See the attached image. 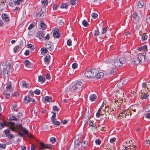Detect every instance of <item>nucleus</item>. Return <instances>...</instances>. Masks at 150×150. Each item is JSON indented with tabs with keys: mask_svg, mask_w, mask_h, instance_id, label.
<instances>
[{
	"mask_svg": "<svg viewBox=\"0 0 150 150\" xmlns=\"http://www.w3.org/2000/svg\"><path fill=\"white\" fill-rule=\"evenodd\" d=\"M83 83L82 82L78 81L72 86L69 87V90L72 93H74V95L76 96L82 90Z\"/></svg>",
	"mask_w": 150,
	"mask_h": 150,
	"instance_id": "nucleus-1",
	"label": "nucleus"
},
{
	"mask_svg": "<svg viewBox=\"0 0 150 150\" xmlns=\"http://www.w3.org/2000/svg\"><path fill=\"white\" fill-rule=\"evenodd\" d=\"M126 60L125 58L121 57L119 59L115 60L114 62L115 66L116 67H118L122 66L123 64L125 63Z\"/></svg>",
	"mask_w": 150,
	"mask_h": 150,
	"instance_id": "nucleus-2",
	"label": "nucleus"
},
{
	"mask_svg": "<svg viewBox=\"0 0 150 150\" xmlns=\"http://www.w3.org/2000/svg\"><path fill=\"white\" fill-rule=\"evenodd\" d=\"M16 128L19 129H20L22 130L24 134L27 135L30 138L32 137L31 134L29 133L28 131L25 127H23L21 125L19 124L17 125Z\"/></svg>",
	"mask_w": 150,
	"mask_h": 150,
	"instance_id": "nucleus-3",
	"label": "nucleus"
},
{
	"mask_svg": "<svg viewBox=\"0 0 150 150\" xmlns=\"http://www.w3.org/2000/svg\"><path fill=\"white\" fill-rule=\"evenodd\" d=\"M104 107V105L103 104L98 110L96 114V116L97 117H99L100 115L102 116L104 114H105V109L107 108V107L105 106V109L103 108Z\"/></svg>",
	"mask_w": 150,
	"mask_h": 150,
	"instance_id": "nucleus-4",
	"label": "nucleus"
},
{
	"mask_svg": "<svg viewBox=\"0 0 150 150\" xmlns=\"http://www.w3.org/2000/svg\"><path fill=\"white\" fill-rule=\"evenodd\" d=\"M39 144L41 150H44L46 149H50L52 148V146L50 144H45L42 142H40Z\"/></svg>",
	"mask_w": 150,
	"mask_h": 150,
	"instance_id": "nucleus-5",
	"label": "nucleus"
},
{
	"mask_svg": "<svg viewBox=\"0 0 150 150\" xmlns=\"http://www.w3.org/2000/svg\"><path fill=\"white\" fill-rule=\"evenodd\" d=\"M133 21L134 23H138L139 20V17L136 12H134L133 14Z\"/></svg>",
	"mask_w": 150,
	"mask_h": 150,
	"instance_id": "nucleus-6",
	"label": "nucleus"
},
{
	"mask_svg": "<svg viewBox=\"0 0 150 150\" xmlns=\"http://www.w3.org/2000/svg\"><path fill=\"white\" fill-rule=\"evenodd\" d=\"M137 57L140 63L142 64L144 62L145 60V55L141 53L137 55Z\"/></svg>",
	"mask_w": 150,
	"mask_h": 150,
	"instance_id": "nucleus-7",
	"label": "nucleus"
},
{
	"mask_svg": "<svg viewBox=\"0 0 150 150\" xmlns=\"http://www.w3.org/2000/svg\"><path fill=\"white\" fill-rule=\"evenodd\" d=\"M59 30L58 29L54 30L52 31L53 35V36L56 38H60L61 34L58 33Z\"/></svg>",
	"mask_w": 150,
	"mask_h": 150,
	"instance_id": "nucleus-8",
	"label": "nucleus"
},
{
	"mask_svg": "<svg viewBox=\"0 0 150 150\" xmlns=\"http://www.w3.org/2000/svg\"><path fill=\"white\" fill-rule=\"evenodd\" d=\"M8 66L7 64L5 63H3L2 66V67H3V75H5L6 73L8 74V71L6 70V69L8 68Z\"/></svg>",
	"mask_w": 150,
	"mask_h": 150,
	"instance_id": "nucleus-9",
	"label": "nucleus"
},
{
	"mask_svg": "<svg viewBox=\"0 0 150 150\" xmlns=\"http://www.w3.org/2000/svg\"><path fill=\"white\" fill-rule=\"evenodd\" d=\"M91 78H93L96 77V74L98 73V70L96 69H91Z\"/></svg>",
	"mask_w": 150,
	"mask_h": 150,
	"instance_id": "nucleus-10",
	"label": "nucleus"
},
{
	"mask_svg": "<svg viewBox=\"0 0 150 150\" xmlns=\"http://www.w3.org/2000/svg\"><path fill=\"white\" fill-rule=\"evenodd\" d=\"M1 17L2 19L5 21L8 22L9 20V17L6 14L3 13L1 15Z\"/></svg>",
	"mask_w": 150,
	"mask_h": 150,
	"instance_id": "nucleus-11",
	"label": "nucleus"
},
{
	"mask_svg": "<svg viewBox=\"0 0 150 150\" xmlns=\"http://www.w3.org/2000/svg\"><path fill=\"white\" fill-rule=\"evenodd\" d=\"M32 100V98L29 97L28 96H25V98L24 100V102L25 103L27 104L30 102H31Z\"/></svg>",
	"mask_w": 150,
	"mask_h": 150,
	"instance_id": "nucleus-12",
	"label": "nucleus"
},
{
	"mask_svg": "<svg viewBox=\"0 0 150 150\" xmlns=\"http://www.w3.org/2000/svg\"><path fill=\"white\" fill-rule=\"evenodd\" d=\"M138 50L140 51L143 50L144 52H146L147 50V46L144 45L142 46L139 47L138 48Z\"/></svg>",
	"mask_w": 150,
	"mask_h": 150,
	"instance_id": "nucleus-13",
	"label": "nucleus"
},
{
	"mask_svg": "<svg viewBox=\"0 0 150 150\" xmlns=\"http://www.w3.org/2000/svg\"><path fill=\"white\" fill-rule=\"evenodd\" d=\"M37 36L40 39L42 38L44 35V33L41 31H38L37 34Z\"/></svg>",
	"mask_w": 150,
	"mask_h": 150,
	"instance_id": "nucleus-14",
	"label": "nucleus"
},
{
	"mask_svg": "<svg viewBox=\"0 0 150 150\" xmlns=\"http://www.w3.org/2000/svg\"><path fill=\"white\" fill-rule=\"evenodd\" d=\"M85 76L88 78H91V69L88 70L85 73Z\"/></svg>",
	"mask_w": 150,
	"mask_h": 150,
	"instance_id": "nucleus-15",
	"label": "nucleus"
},
{
	"mask_svg": "<svg viewBox=\"0 0 150 150\" xmlns=\"http://www.w3.org/2000/svg\"><path fill=\"white\" fill-rule=\"evenodd\" d=\"M124 116L125 118H126L127 116H129V115L131 116L132 114V113H131L128 110H124Z\"/></svg>",
	"mask_w": 150,
	"mask_h": 150,
	"instance_id": "nucleus-16",
	"label": "nucleus"
},
{
	"mask_svg": "<svg viewBox=\"0 0 150 150\" xmlns=\"http://www.w3.org/2000/svg\"><path fill=\"white\" fill-rule=\"evenodd\" d=\"M46 47L47 49H48L49 51L51 52H52L54 50V49L53 46L51 45L47 44L46 45Z\"/></svg>",
	"mask_w": 150,
	"mask_h": 150,
	"instance_id": "nucleus-17",
	"label": "nucleus"
},
{
	"mask_svg": "<svg viewBox=\"0 0 150 150\" xmlns=\"http://www.w3.org/2000/svg\"><path fill=\"white\" fill-rule=\"evenodd\" d=\"M149 94L148 93H142L141 98L142 99H146L149 96Z\"/></svg>",
	"mask_w": 150,
	"mask_h": 150,
	"instance_id": "nucleus-18",
	"label": "nucleus"
},
{
	"mask_svg": "<svg viewBox=\"0 0 150 150\" xmlns=\"http://www.w3.org/2000/svg\"><path fill=\"white\" fill-rule=\"evenodd\" d=\"M116 71V69H112L110 72L109 73V76L110 77H112L115 74Z\"/></svg>",
	"mask_w": 150,
	"mask_h": 150,
	"instance_id": "nucleus-19",
	"label": "nucleus"
},
{
	"mask_svg": "<svg viewBox=\"0 0 150 150\" xmlns=\"http://www.w3.org/2000/svg\"><path fill=\"white\" fill-rule=\"evenodd\" d=\"M97 98V96L96 95L94 94H92L90 96L89 99L91 101H95Z\"/></svg>",
	"mask_w": 150,
	"mask_h": 150,
	"instance_id": "nucleus-20",
	"label": "nucleus"
},
{
	"mask_svg": "<svg viewBox=\"0 0 150 150\" xmlns=\"http://www.w3.org/2000/svg\"><path fill=\"white\" fill-rule=\"evenodd\" d=\"M132 62H133L135 64H137L140 63V62L138 59V58L137 57H135L134 59L132 61Z\"/></svg>",
	"mask_w": 150,
	"mask_h": 150,
	"instance_id": "nucleus-21",
	"label": "nucleus"
},
{
	"mask_svg": "<svg viewBox=\"0 0 150 150\" xmlns=\"http://www.w3.org/2000/svg\"><path fill=\"white\" fill-rule=\"evenodd\" d=\"M20 84L22 87L23 88H28V85L25 81H22Z\"/></svg>",
	"mask_w": 150,
	"mask_h": 150,
	"instance_id": "nucleus-22",
	"label": "nucleus"
},
{
	"mask_svg": "<svg viewBox=\"0 0 150 150\" xmlns=\"http://www.w3.org/2000/svg\"><path fill=\"white\" fill-rule=\"evenodd\" d=\"M44 16V14L41 11H39L38 13H36L37 17L40 19L42 18Z\"/></svg>",
	"mask_w": 150,
	"mask_h": 150,
	"instance_id": "nucleus-23",
	"label": "nucleus"
},
{
	"mask_svg": "<svg viewBox=\"0 0 150 150\" xmlns=\"http://www.w3.org/2000/svg\"><path fill=\"white\" fill-rule=\"evenodd\" d=\"M96 77L98 79H100L102 77L104 76L103 73L102 72H99L98 71V73L96 74Z\"/></svg>",
	"mask_w": 150,
	"mask_h": 150,
	"instance_id": "nucleus-24",
	"label": "nucleus"
},
{
	"mask_svg": "<svg viewBox=\"0 0 150 150\" xmlns=\"http://www.w3.org/2000/svg\"><path fill=\"white\" fill-rule=\"evenodd\" d=\"M21 49V47H20L18 46H16L14 48V51L15 53H18V52Z\"/></svg>",
	"mask_w": 150,
	"mask_h": 150,
	"instance_id": "nucleus-25",
	"label": "nucleus"
},
{
	"mask_svg": "<svg viewBox=\"0 0 150 150\" xmlns=\"http://www.w3.org/2000/svg\"><path fill=\"white\" fill-rule=\"evenodd\" d=\"M25 66L27 67H30L31 66V63L28 60H26L24 62Z\"/></svg>",
	"mask_w": 150,
	"mask_h": 150,
	"instance_id": "nucleus-26",
	"label": "nucleus"
},
{
	"mask_svg": "<svg viewBox=\"0 0 150 150\" xmlns=\"http://www.w3.org/2000/svg\"><path fill=\"white\" fill-rule=\"evenodd\" d=\"M81 137L79 136L78 135H77L75 137V144H76V142L77 141L79 142V143H80L81 141Z\"/></svg>",
	"mask_w": 150,
	"mask_h": 150,
	"instance_id": "nucleus-27",
	"label": "nucleus"
},
{
	"mask_svg": "<svg viewBox=\"0 0 150 150\" xmlns=\"http://www.w3.org/2000/svg\"><path fill=\"white\" fill-rule=\"evenodd\" d=\"M52 98L48 96H46L45 97V101L47 102H50L52 101Z\"/></svg>",
	"mask_w": 150,
	"mask_h": 150,
	"instance_id": "nucleus-28",
	"label": "nucleus"
},
{
	"mask_svg": "<svg viewBox=\"0 0 150 150\" xmlns=\"http://www.w3.org/2000/svg\"><path fill=\"white\" fill-rule=\"evenodd\" d=\"M45 78L41 76H39L38 77V81L43 83L45 81Z\"/></svg>",
	"mask_w": 150,
	"mask_h": 150,
	"instance_id": "nucleus-29",
	"label": "nucleus"
},
{
	"mask_svg": "<svg viewBox=\"0 0 150 150\" xmlns=\"http://www.w3.org/2000/svg\"><path fill=\"white\" fill-rule=\"evenodd\" d=\"M55 120L56 119L51 120L52 123L55 125L57 126L59 125L60 124V122L58 121H56Z\"/></svg>",
	"mask_w": 150,
	"mask_h": 150,
	"instance_id": "nucleus-30",
	"label": "nucleus"
},
{
	"mask_svg": "<svg viewBox=\"0 0 150 150\" xmlns=\"http://www.w3.org/2000/svg\"><path fill=\"white\" fill-rule=\"evenodd\" d=\"M40 26L41 28L43 29H45L46 26V24L44 23V22L42 21L40 22Z\"/></svg>",
	"mask_w": 150,
	"mask_h": 150,
	"instance_id": "nucleus-31",
	"label": "nucleus"
},
{
	"mask_svg": "<svg viewBox=\"0 0 150 150\" xmlns=\"http://www.w3.org/2000/svg\"><path fill=\"white\" fill-rule=\"evenodd\" d=\"M144 5V2L142 1H140L139 2L138 6L139 8H143Z\"/></svg>",
	"mask_w": 150,
	"mask_h": 150,
	"instance_id": "nucleus-32",
	"label": "nucleus"
},
{
	"mask_svg": "<svg viewBox=\"0 0 150 150\" xmlns=\"http://www.w3.org/2000/svg\"><path fill=\"white\" fill-rule=\"evenodd\" d=\"M108 28H109L108 27H104L102 29V30L101 31V33L102 34H103L106 33Z\"/></svg>",
	"mask_w": 150,
	"mask_h": 150,
	"instance_id": "nucleus-33",
	"label": "nucleus"
},
{
	"mask_svg": "<svg viewBox=\"0 0 150 150\" xmlns=\"http://www.w3.org/2000/svg\"><path fill=\"white\" fill-rule=\"evenodd\" d=\"M50 59V57L49 55L48 54L45 57H44V61L46 62H48L49 60Z\"/></svg>",
	"mask_w": 150,
	"mask_h": 150,
	"instance_id": "nucleus-34",
	"label": "nucleus"
},
{
	"mask_svg": "<svg viewBox=\"0 0 150 150\" xmlns=\"http://www.w3.org/2000/svg\"><path fill=\"white\" fill-rule=\"evenodd\" d=\"M68 6L69 5L67 4L64 3L62 4L60 7L62 8H67Z\"/></svg>",
	"mask_w": 150,
	"mask_h": 150,
	"instance_id": "nucleus-35",
	"label": "nucleus"
},
{
	"mask_svg": "<svg viewBox=\"0 0 150 150\" xmlns=\"http://www.w3.org/2000/svg\"><path fill=\"white\" fill-rule=\"evenodd\" d=\"M47 0H42L41 3L44 6H47Z\"/></svg>",
	"mask_w": 150,
	"mask_h": 150,
	"instance_id": "nucleus-36",
	"label": "nucleus"
},
{
	"mask_svg": "<svg viewBox=\"0 0 150 150\" xmlns=\"http://www.w3.org/2000/svg\"><path fill=\"white\" fill-rule=\"evenodd\" d=\"M24 0H16V1L15 2V4L19 5L21 4Z\"/></svg>",
	"mask_w": 150,
	"mask_h": 150,
	"instance_id": "nucleus-37",
	"label": "nucleus"
},
{
	"mask_svg": "<svg viewBox=\"0 0 150 150\" xmlns=\"http://www.w3.org/2000/svg\"><path fill=\"white\" fill-rule=\"evenodd\" d=\"M18 109V107L16 104H13V107L12 108L13 111H16Z\"/></svg>",
	"mask_w": 150,
	"mask_h": 150,
	"instance_id": "nucleus-38",
	"label": "nucleus"
},
{
	"mask_svg": "<svg viewBox=\"0 0 150 150\" xmlns=\"http://www.w3.org/2000/svg\"><path fill=\"white\" fill-rule=\"evenodd\" d=\"M83 25L84 26H87L88 25L87 22L85 20H83L82 22Z\"/></svg>",
	"mask_w": 150,
	"mask_h": 150,
	"instance_id": "nucleus-39",
	"label": "nucleus"
},
{
	"mask_svg": "<svg viewBox=\"0 0 150 150\" xmlns=\"http://www.w3.org/2000/svg\"><path fill=\"white\" fill-rule=\"evenodd\" d=\"M27 47L29 48H30L32 50H33V49H35L34 46L31 44H28L27 45Z\"/></svg>",
	"mask_w": 150,
	"mask_h": 150,
	"instance_id": "nucleus-40",
	"label": "nucleus"
},
{
	"mask_svg": "<svg viewBox=\"0 0 150 150\" xmlns=\"http://www.w3.org/2000/svg\"><path fill=\"white\" fill-rule=\"evenodd\" d=\"M88 142L87 141H84L83 142V143H82L81 145L84 148L86 146V145L87 144Z\"/></svg>",
	"mask_w": 150,
	"mask_h": 150,
	"instance_id": "nucleus-41",
	"label": "nucleus"
},
{
	"mask_svg": "<svg viewBox=\"0 0 150 150\" xmlns=\"http://www.w3.org/2000/svg\"><path fill=\"white\" fill-rule=\"evenodd\" d=\"M145 110L146 112H147L150 111V104H148L146 106L145 108Z\"/></svg>",
	"mask_w": 150,
	"mask_h": 150,
	"instance_id": "nucleus-42",
	"label": "nucleus"
},
{
	"mask_svg": "<svg viewBox=\"0 0 150 150\" xmlns=\"http://www.w3.org/2000/svg\"><path fill=\"white\" fill-rule=\"evenodd\" d=\"M99 34V32L98 31V28H97V29L95 30V33L94 35L95 36H97Z\"/></svg>",
	"mask_w": 150,
	"mask_h": 150,
	"instance_id": "nucleus-43",
	"label": "nucleus"
},
{
	"mask_svg": "<svg viewBox=\"0 0 150 150\" xmlns=\"http://www.w3.org/2000/svg\"><path fill=\"white\" fill-rule=\"evenodd\" d=\"M5 135L8 137V136L10 134V132L8 129H6L4 131Z\"/></svg>",
	"mask_w": 150,
	"mask_h": 150,
	"instance_id": "nucleus-44",
	"label": "nucleus"
},
{
	"mask_svg": "<svg viewBox=\"0 0 150 150\" xmlns=\"http://www.w3.org/2000/svg\"><path fill=\"white\" fill-rule=\"evenodd\" d=\"M91 16L94 19H95L97 17L98 14L96 13H93L91 14Z\"/></svg>",
	"mask_w": 150,
	"mask_h": 150,
	"instance_id": "nucleus-45",
	"label": "nucleus"
},
{
	"mask_svg": "<svg viewBox=\"0 0 150 150\" xmlns=\"http://www.w3.org/2000/svg\"><path fill=\"white\" fill-rule=\"evenodd\" d=\"M10 119L11 120H14V121H18V119L17 118L14 116H12L11 117H10Z\"/></svg>",
	"mask_w": 150,
	"mask_h": 150,
	"instance_id": "nucleus-46",
	"label": "nucleus"
},
{
	"mask_svg": "<svg viewBox=\"0 0 150 150\" xmlns=\"http://www.w3.org/2000/svg\"><path fill=\"white\" fill-rule=\"evenodd\" d=\"M50 141L52 143H54L56 141V139L55 138L52 137L50 138Z\"/></svg>",
	"mask_w": 150,
	"mask_h": 150,
	"instance_id": "nucleus-47",
	"label": "nucleus"
},
{
	"mask_svg": "<svg viewBox=\"0 0 150 150\" xmlns=\"http://www.w3.org/2000/svg\"><path fill=\"white\" fill-rule=\"evenodd\" d=\"M89 125L90 126H91V127H94L96 128H97L96 126H94L93 124V123L91 121H90L89 122Z\"/></svg>",
	"mask_w": 150,
	"mask_h": 150,
	"instance_id": "nucleus-48",
	"label": "nucleus"
},
{
	"mask_svg": "<svg viewBox=\"0 0 150 150\" xmlns=\"http://www.w3.org/2000/svg\"><path fill=\"white\" fill-rule=\"evenodd\" d=\"M6 146L5 144H1L0 143V148H2L4 149H5Z\"/></svg>",
	"mask_w": 150,
	"mask_h": 150,
	"instance_id": "nucleus-49",
	"label": "nucleus"
},
{
	"mask_svg": "<svg viewBox=\"0 0 150 150\" xmlns=\"http://www.w3.org/2000/svg\"><path fill=\"white\" fill-rule=\"evenodd\" d=\"M129 146H123V149L122 150H132V148H129Z\"/></svg>",
	"mask_w": 150,
	"mask_h": 150,
	"instance_id": "nucleus-50",
	"label": "nucleus"
},
{
	"mask_svg": "<svg viewBox=\"0 0 150 150\" xmlns=\"http://www.w3.org/2000/svg\"><path fill=\"white\" fill-rule=\"evenodd\" d=\"M6 125V123L5 122H4V123H0V126L2 127H0V129H2V128L4 127Z\"/></svg>",
	"mask_w": 150,
	"mask_h": 150,
	"instance_id": "nucleus-51",
	"label": "nucleus"
},
{
	"mask_svg": "<svg viewBox=\"0 0 150 150\" xmlns=\"http://www.w3.org/2000/svg\"><path fill=\"white\" fill-rule=\"evenodd\" d=\"M4 94L5 95V98H9L10 96V93H4Z\"/></svg>",
	"mask_w": 150,
	"mask_h": 150,
	"instance_id": "nucleus-52",
	"label": "nucleus"
},
{
	"mask_svg": "<svg viewBox=\"0 0 150 150\" xmlns=\"http://www.w3.org/2000/svg\"><path fill=\"white\" fill-rule=\"evenodd\" d=\"M40 11L42 13H45L46 11V8L44 6L41 8Z\"/></svg>",
	"mask_w": 150,
	"mask_h": 150,
	"instance_id": "nucleus-53",
	"label": "nucleus"
},
{
	"mask_svg": "<svg viewBox=\"0 0 150 150\" xmlns=\"http://www.w3.org/2000/svg\"><path fill=\"white\" fill-rule=\"evenodd\" d=\"M41 50L45 53H47L48 51V50L47 49V48H45V47L42 48L41 49Z\"/></svg>",
	"mask_w": 150,
	"mask_h": 150,
	"instance_id": "nucleus-54",
	"label": "nucleus"
},
{
	"mask_svg": "<svg viewBox=\"0 0 150 150\" xmlns=\"http://www.w3.org/2000/svg\"><path fill=\"white\" fill-rule=\"evenodd\" d=\"M95 142L96 144L98 145H100L101 144L100 140L99 139H96Z\"/></svg>",
	"mask_w": 150,
	"mask_h": 150,
	"instance_id": "nucleus-55",
	"label": "nucleus"
},
{
	"mask_svg": "<svg viewBox=\"0 0 150 150\" xmlns=\"http://www.w3.org/2000/svg\"><path fill=\"white\" fill-rule=\"evenodd\" d=\"M71 40L70 39H69L67 40V44L68 45L70 46L71 45Z\"/></svg>",
	"mask_w": 150,
	"mask_h": 150,
	"instance_id": "nucleus-56",
	"label": "nucleus"
},
{
	"mask_svg": "<svg viewBox=\"0 0 150 150\" xmlns=\"http://www.w3.org/2000/svg\"><path fill=\"white\" fill-rule=\"evenodd\" d=\"M34 93L37 95H39L40 94V91L38 89H36L34 92Z\"/></svg>",
	"mask_w": 150,
	"mask_h": 150,
	"instance_id": "nucleus-57",
	"label": "nucleus"
},
{
	"mask_svg": "<svg viewBox=\"0 0 150 150\" xmlns=\"http://www.w3.org/2000/svg\"><path fill=\"white\" fill-rule=\"evenodd\" d=\"M52 112L53 113L54 115H52V117H51V120H54V119H55V118L56 117V113L55 112Z\"/></svg>",
	"mask_w": 150,
	"mask_h": 150,
	"instance_id": "nucleus-58",
	"label": "nucleus"
},
{
	"mask_svg": "<svg viewBox=\"0 0 150 150\" xmlns=\"http://www.w3.org/2000/svg\"><path fill=\"white\" fill-rule=\"evenodd\" d=\"M53 110L54 111H58L59 110V109L57 107V106L56 105H55L53 106Z\"/></svg>",
	"mask_w": 150,
	"mask_h": 150,
	"instance_id": "nucleus-59",
	"label": "nucleus"
},
{
	"mask_svg": "<svg viewBox=\"0 0 150 150\" xmlns=\"http://www.w3.org/2000/svg\"><path fill=\"white\" fill-rule=\"evenodd\" d=\"M129 148H132V150H136V146L135 145H133V146H129Z\"/></svg>",
	"mask_w": 150,
	"mask_h": 150,
	"instance_id": "nucleus-60",
	"label": "nucleus"
},
{
	"mask_svg": "<svg viewBox=\"0 0 150 150\" xmlns=\"http://www.w3.org/2000/svg\"><path fill=\"white\" fill-rule=\"evenodd\" d=\"M147 37H147V35H143L142 36V40H146L147 38Z\"/></svg>",
	"mask_w": 150,
	"mask_h": 150,
	"instance_id": "nucleus-61",
	"label": "nucleus"
},
{
	"mask_svg": "<svg viewBox=\"0 0 150 150\" xmlns=\"http://www.w3.org/2000/svg\"><path fill=\"white\" fill-rule=\"evenodd\" d=\"M72 67L73 69H76L77 67V64L76 63H73L72 65Z\"/></svg>",
	"mask_w": 150,
	"mask_h": 150,
	"instance_id": "nucleus-62",
	"label": "nucleus"
},
{
	"mask_svg": "<svg viewBox=\"0 0 150 150\" xmlns=\"http://www.w3.org/2000/svg\"><path fill=\"white\" fill-rule=\"evenodd\" d=\"M116 139L115 137L112 138L110 139V142L111 143H113L115 141Z\"/></svg>",
	"mask_w": 150,
	"mask_h": 150,
	"instance_id": "nucleus-63",
	"label": "nucleus"
},
{
	"mask_svg": "<svg viewBox=\"0 0 150 150\" xmlns=\"http://www.w3.org/2000/svg\"><path fill=\"white\" fill-rule=\"evenodd\" d=\"M146 21L147 23H150V17H147L146 18Z\"/></svg>",
	"mask_w": 150,
	"mask_h": 150,
	"instance_id": "nucleus-64",
	"label": "nucleus"
}]
</instances>
